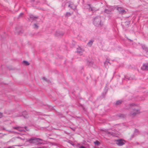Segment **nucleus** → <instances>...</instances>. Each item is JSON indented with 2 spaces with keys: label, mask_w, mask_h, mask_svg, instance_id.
Returning <instances> with one entry per match:
<instances>
[{
  "label": "nucleus",
  "mask_w": 148,
  "mask_h": 148,
  "mask_svg": "<svg viewBox=\"0 0 148 148\" xmlns=\"http://www.w3.org/2000/svg\"><path fill=\"white\" fill-rule=\"evenodd\" d=\"M130 106L132 110L130 113V115L132 117H134L139 113V110L137 108V106L134 103L130 104Z\"/></svg>",
  "instance_id": "1"
},
{
  "label": "nucleus",
  "mask_w": 148,
  "mask_h": 148,
  "mask_svg": "<svg viewBox=\"0 0 148 148\" xmlns=\"http://www.w3.org/2000/svg\"><path fill=\"white\" fill-rule=\"evenodd\" d=\"M41 139L38 138H32L28 140V141L31 143H35L38 144L39 143V141Z\"/></svg>",
  "instance_id": "3"
},
{
  "label": "nucleus",
  "mask_w": 148,
  "mask_h": 148,
  "mask_svg": "<svg viewBox=\"0 0 148 148\" xmlns=\"http://www.w3.org/2000/svg\"><path fill=\"white\" fill-rule=\"evenodd\" d=\"M68 7H70L73 10H75L76 8V6L73 5V4H70L69 5Z\"/></svg>",
  "instance_id": "10"
},
{
  "label": "nucleus",
  "mask_w": 148,
  "mask_h": 148,
  "mask_svg": "<svg viewBox=\"0 0 148 148\" xmlns=\"http://www.w3.org/2000/svg\"><path fill=\"white\" fill-rule=\"evenodd\" d=\"M29 17L30 18V19H29L30 21H31L32 20H35L37 18L36 17L34 16L33 15H30Z\"/></svg>",
  "instance_id": "11"
},
{
  "label": "nucleus",
  "mask_w": 148,
  "mask_h": 148,
  "mask_svg": "<svg viewBox=\"0 0 148 148\" xmlns=\"http://www.w3.org/2000/svg\"><path fill=\"white\" fill-rule=\"evenodd\" d=\"M86 7L89 11H92V12L97 10L95 8L91 7L90 5H87Z\"/></svg>",
  "instance_id": "7"
},
{
  "label": "nucleus",
  "mask_w": 148,
  "mask_h": 148,
  "mask_svg": "<svg viewBox=\"0 0 148 148\" xmlns=\"http://www.w3.org/2000/svg\"><path fill=\"white\" fill-rule=\"evenodd\" d=\"M3 116V114L2 113H0V118H1Z\"/></svg>",
  "instance_id": "22"
},
{
  "label": "nucleus",
  "mask_w": 148,
  "mask_h": 148,
  "mask_svg": "<svg viewBox=\"0 0 148 148\" xmlns=\"http://www.w3.org/2000/svg\"><path fill=\"white\" fill-rule=\"evenodd\" d=\"M24 116V117L25 118H28V116Z\"/></svg>",
  "instance_id": "24"
},
{
  "label": "nucleus",
  "mask_w": 148,
  "mask_h": 148,
  "mask_svg": "<svg viewBox=\"0 0 148 148\" xmlns=\"http://www.w3.org/2000/svg\"><path fill=\"white\" fill-rule=\"evenodd\" d=\"M142 47L143 49H144L145 51H146L148 54V48H147L145 46H142Z\"/></svg>",
  "instance_id": "13"
},
{
  "label": "nucleus",
  "mask_w": 148,
  "mask_h": 148,
  "mask_svg": "<svg viewBox=\"0 0 148 148\" xmlns=\"http://www.w3.org/2000/svg\"><path fill=\"white\" fill-rule=\"evenodd\" d=\"M14 128L16 129L19 131H25V130H27V127L25 128L21 127H14Z\"/></svg>",
  "instance_id": "6"
},
{
  "label": "nucleus",
  "mask_w": 148,
  "mask_h": 148,
  "mask_svg": "<svg viewBox=\"0 0 148 148\" xmlns=\"http://www.w3.org/2000/svg\"><path fill=\"white\" fill-rule=\"evenodd\" d=\"M94 143L95 144V145H97V146L98 145L100 144L99 142L98 141H96L95 142H94Z\"/></svg>",
  "instance_id": "17"
},
{
  "label": "nucleus",
  "mask_w": 148,
  "mask_h": 148,
  "mask_svg": "<svg viewBox=\"0 0 148 148\" xmlns=\"http://www.w3.org/2000/svg\"><path fill=\"white\" fill-rule=\"evenodd\" d=\"M142 70H148V64H144L141 68Z\"/></svg>",
  "instance_id": "8"
},
{
  "label": "nucleus",
  "mask_w": 148,
  "mask_h": 148,
  "mask_svg": "<svg viewBox=\"0 0 148 148\" xmlns=\"http://www.w3.org/2000/svg\"><path fill=\"white\" fill-rule=\"evenodd\" d=\"M93 42V41L92 40L90 41L87 43V45L89 47H91L92 45Z\"/></svg>",
  "instance_id": "12"
},
{
  "label": "nucleus",
  "mask_w": 148,
  "mask_h": 148,
  "mask_svg": "<svg viewBox=\"0 0 148 148\" xmlns=\"http://www.w3.org/2000/svg\"><path fill=\"white\" fill-rule=\"evenodd\" d=\"M79 148H86L85 147H84V146H81Z\"/></svg>",
  "instance_id": "23"
},
{
  "label": "nucleus",
  "mask_w": 148,
  "mask_h": 148,
  "mask_svg": "<svg viewBox=\"0 0 148 148\" xmlns=\"http://www.w3.org/2000/svg\"><path fill=\"white\" fill-rule=\"evenodd\" d=\"M108 132V133L109 134H111V135L112 134V133H110V132Z\"/></svg>",
  "instance_id": "25"
},
{
  "label": "nucleus",
  "mask_w": 148,
  "mask_h": 148,
  "mask_svg": "<svg viewBox=\"0 0 148 148\" xmlns=\"http://www.w3.org/2000/svg\"><path fill=\"white\" fill-rule=\"evenodd\" d=\"M116 9L120 14H123L126 13V11L122 8L118 7Z\"/></svg>",
  "instance_id": "5"
},
{
  "label": "nucleus",
  "mask_w": 148,
  "mask_h": 148,
  "mask_svg": "<svg viewBox=\"0 0 148 148\" xmlns=\"http://www.w3.org/2000/svg\"><path fill=\"white\" fill-rule=\"evenodd\" d=\"M93 62H90L89 63H88V64L90 66H92V65L93 64Z\"/></svg>",
  "instance_id": "20"
},
{
  "label": "nucleus",
  "mask_w": 148,
  "mask_h": 148,
  "mask_svg": "<svg viewBox=\"0 0 148 148\" xmlns=\"http://www.w3.org/2000/svg\"><path fill=\"white\" fill-rule=\"evenodd\" d=\"M137 131H138V130H135V132H137Z\"/></svg>",
  "instance_id": "28"
},
{
  "label": "nucleus",
  "mask_w": 148,
  "mask_h": 148,
  "mask_svg": "<svg viewBox=\"0 0 148 148\" xmlns=\"http://www.w3.org/2000/svg\"><path fill=\"white\" fill-rule=\"evenodd\" d=\"M71 15V14L69 12H66L65 14L66 17H68Z\"/></svg>",
  "instance_id": "15"
},
{
  "label": "nucleus",
  "mask_w": 148,
  "mask_h": 148,
  "mask_svg": "<svg viewBox=\"0 0 148 148\" xmlns=\"http://www.w3.org/2000/svg\"><path fill=\"white\" fill-rule=\"evenodd\" d=\"M121 102L122 101L121 100H119L116 102V105H118L121 104Z\"/></svg>",
  "instance_id": "16"
},
{
  "label": "nucleus",
  "mask_w": 148,
  "mask_h": 148,
  "mask_svg": "<svg viewBox=\"0 0 148 148\" xmlns=\"http://www.w3.org/2000/svg\"><path fill=\"white\" fill-rule=\"evenodd\" d=\"M111 10H108V9H106L105 10V12L106 13H107V14H110V13L111 12Z\"/></svg>",
  "instance_id": "14"
},
{
  "label": "nucleus",
  "mask_w": 148,
  "mask_h": 148,
  "mask_svg": "<svg viewBox=\"0 0 148 148\" xmlns=\"http://www.w3.org/2000/svg\"><path fill=\"white\" fill-rule=\"evenodd\" d=\"M33 1H34L35 0H32Z\"/></svg>",
  "instance_id": "29"
},
{
  "label": "nucleus",
  "mask_w": 148,
  "mask_h": 148,
  "mask_svg": "<svg viewBox=\"0 0 148 148\" xmlns=\"http://www.w3.org/2000/svg\"><path fill=\"white\" fill-rule=\"evenodd\" d=\"M42 79L43 80H44L46 82H47L48 81V80L45 77H43L42 78Z\"/></svg>",
  "instance_id": "21"
},
{
  "label": "nucleus",
  "mask_w": 148,
  "mask_h": 148,
  "mask_svg": "<svg viewBox=\"0 0 148 148\" xmlns=\"http://www.w3.org/2000/svg\"><path fill=\"white\" fill-rule=\"evenodd\" d=\"M34 28L37 29L38 27V26L36 24H34Z\"/></svg>",
  "instance_id": "19"
},
{
  "label": "nucleus",
  "mask_w": 148,
  "mask_h": 148,
  "mask_svg": "<svg viewBox=\"0 0 148 148\" xmlns=\"http://www.w3.org/2000/svg\"><path fill=\"white\" fill-rule=\"evenodd\" d=\"M7 148H13L12 147H7Z\"/></svg>",
  "instance_id": "26"
},
{
  "label": "nucleus",
  "mask_w": 148,
  "mask_h": 148,
  "mask_svg": "<svg viewBox=\"0 0 148 148\" xmlns=\"http://www.w3.org/2000/svg\"><path fill=\"white\" fill-rule=\"evenodd\" d=\"M93 24L97 27H100L103 25V23L101 22V19L100 16L95 17L93 20Z\"/></svg>",
  "instance_id": "2"
},
{
  "label": "nucleus",
  "mask_w": 148,
  "mask_h": 148,
  "mask_svg": "<svg viewBox=\"0 0 148 148\" xmlns=\"http://www.w3.org/2000/svg\"><path fill=\"white\" fill-rule=\"evenodd\" d=\"M83 51L84 50L81 49L80 47H79L77 49V52L80 55H82V53Z\"/></svg>",
  "instance_id": "9"
},
{
  "label": "nucleus",
  "mask_w": 148,
  "mask_h": 148,
  "mask_svg": "<svg viewBox=\"0 0 148 148\" xmlns=\"http://www.w3.org/2000/svg\"><path fill=\"white\" fill-rule=\"evenodd\" d=\"M23 13H21L20 14V16L22 15H23Z\"/></svg>",
  "instance_id": "27"
},
{
  "label": "nucleus",
  "mask_w": 148,
  "mask_h": 148,
  "mask_svg": "<svg viewBox=\"0 0 148 148\" xmlns=\"http://www.w3.org/2000/svg\"><path fill=\"white\" fill-rule=\"evenodd\" d=\"M116 144L119 146H121L125 144L124 141L122 139H118L115 140Z\"/></svg>",
  "instance_id": "4"
},
{
  "label": "nucleus",
  "mask_w": 148,
  "mask_h": 148,
  "mask_svg": "<svg viewBox=\"0 0 148 148\" xmlns=\"http://www.w3.org/2000/svg\"><path fill=\"white\" fill-rule=\"evenodd\" d=\"M23 62L26 65H28L29 64V63L27 61H23Z\"/></svg>",
  "instance_id": "18"
}]
</instances>
